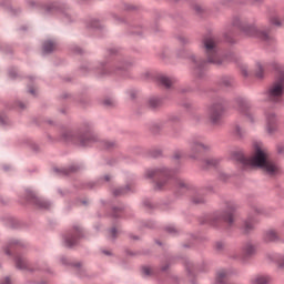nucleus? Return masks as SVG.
Here are the masks:
<instances>
[{
  "label": "nucleus",
  "mask_w": 284,
  "mask_h": 284,
  "mask_svg": "<svg viewBox=\"0 0 284 284\" xmlns=\"http://www.w3.org/2000/svg\"><path fill=\"white\" fill-rule=\"evenodd\" d=\"M270 23L271 26H276L277 28H281V19L278 18V16H272L270 18Z\"/></svg>",
  "instance_id": "20"
},
{
  "label": "nucleus",
  "mask_w": 284,
  "mask_h": 284,
  "mask_svg": "<svg viewBox=\"0 0 284 284\" xmlns=\"http://www.w3.org/2000/svg\"><path fill=\"white\" fill-rule=\"evenodd\" d=\"M266 119V132L268 134H274L276 132V114L274 111H268L265 113Z\"/></svg>",
  "instance_id": "6"
},
{
  "label": "nucleus",
  "mask_w": 284,
  "mask_h": 284,
  "mask_svg": "<svg viewBox=\"0 0 284 284\" xmlns=\"http://www.w3.org/2000/svg\"><path fill=\"white\" fill-rule=\"evenodd\" d=\"M195 203H203V199H201L200 201L194 200Z\"/></svg>",
  "instance_id": "39"
},
{
  "label": "nucleus",
  "mask_w": 284,
  "mask_h": 284,
  "mask_svg": "<svg viewBox=\"0 0 284 284\" xmlns=\"http://www.w3.org/2000/svg\"><path fill=\"white\" fill-rule=\"evenodd\" d=\"M79 239H81V227L75 226L73 229V234L65 239L67 247H74V244L78 243Z\"/></svg>",
  "instance_id": "7"
},
{
  "label": "nucleus",
  "mask_w": 284,
  "mask_h": 284,
  "mask_svg": "<svg viewBox=\"0 0 284 284\" xmlns=\"http://www.w3.org/2000/svg\"><path fill=\"white\" fill-rule=\"evenodd\" d=\"M209 149H210L209 145H206L205 143H203L199 140H194L191 144V150L195 154H197L199 152H205V150H209Z\"/></svg>",
  "instance_id": "8"
},
{
  "label": "nucleus",
  "mask_w": 284,
  "mask_h": 284,
  "mask_svg": "<svg viewBox=\"0 0 284 284\" xmlns=\"http://www.w3.org/2000/svg\"><path fill=\"white\" fill-rule=\"evenodd\" d=\"M3 284H10V277L4 278Z\"/></svg>",
  "instance_id": "36"
},
{
  "label": "nucleus",
  "mask_w": 284,
  "mask_h": 284,
  "mask_svg": "<svg viewBox=\"0 0 284 284\" xmlns=\"http://www.w3.org/2000/svg\"><path fill=\"white\" fill-rule=\"evenodd\" d=\"M234 26L239 28L244 37H251L253 39H260V41H270V33L254 24H247L236 20Z\"/></svg>",
  "instance_id": "2"
},
{
  "label": "nucleus",
  "mask_w": 284,
  "mask_h": 284,
  "mask_svg": "<svg viewBox=\"0 0 284 284\" xmlns=\"http://www.w3.org/2000/svg\"><path fill=\"white\" fill-rule=\"evenodd\" d=\"M278 152H283V151L278 150Z\"/></svg>",
  "instance_id": "43"
},
{
  "label": "nucleus",
  "mask_w": 284,
  "mask_h": 284,
  "mask_svg": "<svg viewBox=\"0 0 284 284\" xmlns=\"http://www.w3.org/2000/svg\"><path fill=\"white\" fill-rule=\"evenodd\" d=\"M265 70H267V63L256 62V64H255V77H257V79H263V74H264Z\"/></svg>",
  "instance_id": "11"
},
{
  "label": "nucleus",
  "mask_w": 284,
  "mask_h": 284,
  "mask_svg": "<svg viewBox=\"0 0 284 284\" xmlns=\"http://www.w3.org/2000/svg\"><path fill=\"white\" fill-rule=\"evenodd\" d=\"M235 132H236V134H242V132H241V126H236V128H235Z\"/></svg>",
  "instance_id": "33"
},
{
  "label": "nucleus",
  "mask_w": 284,
  "mask_h": 284,
  "mask_svg": "<svg viewBox=\"0 0 284 284\" xmlns=\"http://www.w3.org/2000/svg\"><path fill=\"white\" fill-rule=\"evenodd\" d=\"M192 61L195 63V68H203V63H205V62L196 61V58L194 57H192Z\"/></svg>",
  "instance_id": "26"
},
{
  "label": "nucleus",
  "mask_w": 284,
  "mask_h": 284,
  "mask_svg": "<svg viewBox=\"0 0 284 284\" xmlns=\"http://www.w3.org/2000/svg\"><path fill=\"white\" fill-rule=\"evenodd\" d=\"M124 193H125V190H123V189H118V190L114 191L115 196H119V195L124 194Z\"/></svg>",
  "instance_id": "27"
},
{
  "label": "nucleus",
  "mask_w": 284,
  "mask_h": 284,
  "mask_svg": "<svg viewBox=\"0 0 284 284\" xmlns=\"http://www.w3.org/2000/svg\"><path fill=\"white\" fill-rule=\"evenodd\" d=\"M278 239V235L276 234V231H267L264 234V241H266V243H272V241H276Z\"/></svg>",
  "instance_id": "12"
},
{
  "label": "nucleus",
  "mask_w": 284,
  "mask_h": 284,
  "mask_svg": "<svg viewBox=\"0 0 284 284\" xmlns=\"http://www.w3.org/2000/svg\"><path fill=\"white\" fill-rule=\"evenodd\" d=\"M242 74L244 75V77H247V67H242Z\"/></svg>",
  "instance_id": "29"
},
{
  "label": "nucleus",
  "mask_w": 284,
  "mask_h": 284,
  "mask_svg": "<svg viewBox=\"0 0 284 284\" xmlns=\"http://www.w3.org/2000/svg\"><path fill=\"white\" fill-rule=\"evenodd\" d=\"M224 85H232V81L230 80L224 81Z\"/></svg>",
  "instance_id": "35"
},
{
  "label": "nucleus",
  "mask_w": 284,
  "mask_h": 284,
  "mask_svg": "<svg viewBox=\"0 0 284 284\" xmlns=\"http://www.w3.org/2000/svg\"><path fill=\"white\" fill-rule=\"evenodd\" d=\"M6 254L10 255V248L4 250Z\"/></svg>",
  "instance_id": "37"
},
{
  "label": "nucleus",
  "mask_w": 284,
  "mask_h": 284,
  "mask_svg": "<svg viewBox=\"0 0 284 284\" xmlns=\"http://www.w3.org/2000/svg\"><path fill=\"white\" fill-rule=\"evenodd\" d=\"M105 181H110V175H105Z\"/></svg>",
  "instance_id": "41"
},
{
  "label": "nucleus",
  "mask_w": 284,
  "mask_h": 284,
  "mask_svg": "<svg viewBox=\"0 0 284 284\" xmlns=\"http://www.w3.org/2000/svg\"><path fill=\"white\" fill-rule=\"evenodd\" d=\"M234 210H236V205L230 204L227 206L226 213L222 216L223 221H225V223H229V225H232V223H234V214H232Z\"/></svg>",
  "instance_id": "9"
},
{
  "label": "nucleus",
  "mask_w": 284,
  "mask_h": 284,
  "mask_svg": "<svg viewBox=\"0 0 284 284\" xmlns=\"http://www.w3.org/2000/svg\"><path fill=\"white\" fill-rule=\"evenodd\" d=\"M224 108L221 103H215L209 109V119L213 125H219L223 119Z\"/></svg>",
  "instance_id": "5"
},
{
  "label": "nucleus",
  "mask_w": 284,
  "mask_h": 284,
  "mask_svg": "<svg viewBox=\"0 0 284 284\" xmlns=\"http://www.w3.org/2000/svg\"><path fill=\"white\" fill-rule=\"evenodd\" d=\"M92 141H94V138H88V139H83L81 141V145H90V143H92Z\"/></svg>",
  "instance_id": "23"
},
{
  "label": "nucleus",
  "mask_w": 284,
  "mask_h": 284,
  "mask_svg": "<svg viewBox=\"0 0 284 284\" xmlns=\"http://www.w3.org/2000/svg\"><path fill=\"white\" fill-rule=\"evenodd\" d=\"M255 153L251 158H246L243 153H235L234 159L239 161L243 168H261L267 176H278L281 166L272 162L267 156V151L263 149L262 143L254 144Z\"/></svg>",
  "instance_id": "1"
},
{
  "label": "nucleus",
  "mask_w": 284,
  "mask_h": 284,
  "mask_svg": "<svg viewBox=\"0 0 284 284\" xmlns=\"http://www.w3.org/2000/svg\"><path fill=\"white\" fill-rule=\"evenodd\" d=\"M39 206L43 207L44 210H48L50 207V202L48 201H40Z\"/></svg>",
  "instance_id": "24"
},
{
  "label": "nucleus",
  "mask_w": 284,
  "mask_h": 284,
  "mask_svg": "<svg viewBox=\"0 0 284 284\" xmlns=\"http://www.w3.org/2000/svg\"><path fill=\"white\" fill-rule=\"evenodd\" d=\"M283 94H284V72L281 73L280 79L270 87L267 91V98H268V101H272L273 103H281L283 101Z\"/></svg>",
  "instance_id": "4"
},
{
  "label": "nucleus",
  "mask_w": 284,
  "mask_h": 284,
  "mask_svg": "<svg viewBox=\"0 0 284 284\" xmlns=\"http://www.w3.org/2000/svg\"><path fill=\"white\" fill-rule=\"evenodd\" d=\"M240 110L244 113L250 123H254V113L252 112V109H250V104L245 102L242 103Z\"/></svg>",
  "instance_id": "10"
},
{
  "label": "nucleus",
  "mask_w": 284,
  "mask_h": 284,
  "mask_svg": "<svg viewBox=\"0 0 284 284\" xmlns=\"http://www.w3.org/2000/svg\"><path fill=\"white\" fill-rule=\"evenodd\" d=\"M163 185H165V183L158 182L155 187L156 190H162Z\"/></svg>",
  "instance_id": "30"
},
{
  "label": "nucleus",
  "mask_w": 284,
  "mask_h": 284,
  "mask_svg": "<svg viewBox=\"0 0 284 284\" xmlns=\"http://www.w3.org/2000/svg\"><path fill=\"white\" fill-rule=\"evenodd\" d=\"M119 231H116V227H113L110 230V236L111 239H115Z\"/></svg>",
  "instance_id": "25"
},
{
  "label": "nucleus",
  "mask_w": 284,
  "mask_h": 284,
  "mask_svg": "<svg viewBox=\"0 0 284 284\" xmlns=\"http://www.w3.org/2000/svg\"><path fill=\"white\" fill-rule=\"evenodd\" d=\"M168 232L174 233V232H176V229H174V226H171L168 229Z\"/></svg>",
  "instance_id": "32"
},
{
  "label": "nucleus",
  "mask_w": 284,
  "mask_h": 284,
  "mask_svg": "<svg viewBox=\"0 0 284 284\" xmlns=\"http://www.w3.org/2000/svg\"><path fill=\"white\" fill-rule=\"evenodd\" d=\"M29 92H30V94H34L33 89H30Z\"/></svg>",
  "instance_id": "40"
},
{
  "label": "nucleus",
  "mask_w": 284,
  "mask_h": 284,
  "mask_svg": "<svg viewBox=\"0 0 284 284\" xmlns=\"http://www.w3.org/2000/svg\"><path fill=\"white\" fill-rule=\"evenodd\" d=\"M159 174L165 176V170H151L146 172L149 179H153V176H159Z\"/></svg>",
  "instance_id": "15"
},
{
  "label": "nucleus",
  "mask_w": 284,
  "mask_h": 284,
  "mask_svg": "<svg viewBox=\"0 0 284 284\" xmlns=\"http://www.w3.org/2000/svg\"><path fill=\"white\" fill-rule=\"evenodd\" d=\"M180 187H185V183H184V182H181V183H180Z\"/></svg>",
  "instance_id": "38"
},
{
  "label": "nucleus",
  "mask_w": 284,
  "mask_h": 284,
  "mask_svg": "<svg viewBox=\"0 0 284 284\" xmlns=\"http://www.w3.org/2000/svg\"><path fill=\"white\" fill-rule=\"evenodd\" d=\"M16 266L18 267V270H26V267H28V262L23 257H17Z\"/></svg>",
  "instance_id": "14"
},
{
  "label": "nucleus",
  "mask_w": 284,
  "mask_h": 284,
  "mask_svg": "<svg viewBox=\"0 0 284 284\" xmlns=\"http://www.w3.org/2000/svg\"><path fill=\"white\" fill-rule=\"evenodd\" d=\"M142 274L143 276H150V274H152V268L150 266L142 267Z\"/></svg>",
  "instance_id": "22"
},
{
  "label": "nucleus",
  "mask_w": 284,
  "mask_h": 284,
  "mask_svg": "<svg viewBox=\"0 0 284 284\" xmlns=\"http://www.w3.org/2000/svg\"><path fill=\"white\" fill-rule=\"evenodd\" d=\"M150 105H151L152 108H156V105H159V101H156V100H150Z\"/></svg>",
  "instance_id": "28"
},
{
  "label": "nucleus",
  "mask_w": 284,
  "mask_h": 284,
  "mask_svg": "<svg viewBox=\"0 0 284 284\" xmlns=\"http://www.w3.org/2000/svg\"><path fill=\"white\" fill-rule=\"evenodd\" d=\"M160 83H161L162 85H164L165 88H171L173 81H172V79H170V78H168V77H165V75H162V77H160Z\"/></svg>",
  "instance_id": "17"
},
{
  "label": "nucleus",
  "mask_w": 284,
  "mask_h": 284,
  "mask_svg": "<svg viewBox=\"0 0 284 284\" xmlns=\"http://www.w3.org/2000/svg\"><path fill=\"white\" fill-rule=\"evenodd\" d=\"M254 1H262V0H254Z\"/></svg>",
  "instance_id": "42"
},
{
  "label": "nucleus",
  "mask_w": 284,
  "mask_h": 284,
  "mask_svg": "<svg viewBox=\"0 0 284 284\" xmlns=\"http://www.w3.org/2000/svg\"><path fill=\"white\" fill-rule=\"evenodd\" d=\"M256 222L252 219H247L244 223V232H250L251 230H254V224Z\"/></svg>",
  "instance_id": "18"
},
{
  "label": "nucleus",
  "mask_w": 284,
  "mask_h": 284,
  "mask_svg": "<svg viewBox=\"0 0 284 284\" xmlns=\"http://www.w3.org/2000/svg\"><path fill=\"white\" fill-rule=\"evenodd\" d=\"M104 103H105V105H112L113 102H112V100H105Z\"/></svg>",
  "instance_id": "34"
},
{
  "label": "nucleus",
  "mask_w": 284,
  "mask_h": 284,
  "mask_svg": "<svg viewBox=\"0 0 284 284\" xmlns=\"http://www.w3.org/2000/svg\"><path fill=\"white\" fill-rule=\"evenodd\" d=\"M270 283V277L260 275L253 280V284H267Z\"/></svg>",
  "instance_id": "16"
},
{
  "label": "nucleus",
  "mask_w": 284,
  "mask_h": 284,
  "mask_svg": "<svg viewBox=\"0 0 284 284\" xmlns=\"http://www.w3.org/2000/svg\"><path fill=\"white\" fill-rule=\"evenodd\" d=\"M255 252V248H254V245L252 244H247L245 247H244V254L246 256H252V254H254Z\"/></svg>",
  "instance_id": "21"
},
{
  "label": "nucleus",
  "mask_w": 284,
  "mask_h": 284,
  "mask_svg": "<svg viewBox=\"0 0 284 284\" xmlns=\"http://www.w3.org/2000/svg\"><path fill=\"white\" fill-rule=\"evenodd\" d=\"M225 278H227V272L220 271L216 275V283H224Z\"/></svg>",
  "instance_id": "19"
},
{
  "label": "nucleus",
  "mask_w": 284,
  "mask_h": 284,
  "mask_svg": "<svg viewBox=\"0 0 284 284\" xmlns=\"http://www.w3.org/2000/svg\"><path fill=\"white\" fill-rule=\"evenodd\" d=\"M203 48L206 52L207 63H214L215 65H221L223 59L219 54V47L216 45V39L212 37H206L203 40Z\"/></svg>",
  "instance_id": "3"
},
{
  "label": "nucleus",
  "mask_w": 284,
  "mask_h": 284,
  "mask_svg": "<svg viewBox=\"0 0 284 284\" xmlns=\"http://www.w3.org/2000/svg\"><path fill=\"white\" fill-rule=\"evenodd\" d=\"M55 49H57V43L52 41H45L43 44V52L45 53L53 52V50Z\"/></svg>",
  "instance_id": "13"
},
{
  "label": "nucleus",
  "mask_w": 284,
  "mask_h": 284,
  "mask_svg": "<svg viewBox=\"0 0 284 284\" xmlns=\"http://www.w3.org/2000/svg\"><path fill=\"white\" fill-rule=\"evenodd\" d=\"M104 145H105V148H106V150H108V149L112 148V145H114V144H113V143H110V142H104Z\"/></svg>",
  "instance_id": "31"
}]
</instances>
